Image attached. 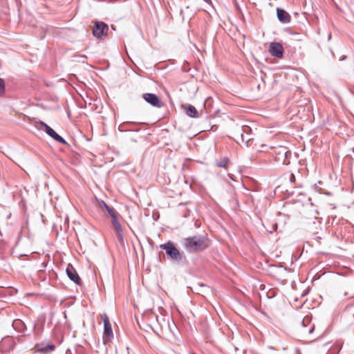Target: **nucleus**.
<instances>
[{"mask_svg": "<svg viewBox=\"0 0 354 354\" xmlns=\"http://www.w3.org/2000/svg\"><path fill=\"white\" fill-rule=\"evenodd\" d=\"M113 227H114V228H117V227H121V225H120V223H119V221H118V222H116V223H113Z\"/></svg>", "mask_w": 354, "mask_h": 354, "instance_id": "6ab92c4d", "label": "nucleus"}, {"mask_svg": "<svg viewBox=\"0 0 354 354\" xmlns=\"http://www.w3.org/2000/svg\"><path fill=\"white\" fill-rule=\"evenodd\" d=\"M292 153L285 147H279L275 150V161L282 165H288Z\"/></svg>", "mask_w": 354, "mask_h": 354, "instance_id": "7ed1b4c3", "label": "nucleus"}, {"mask_svg": "<svg viewBox=\"0 0 354 354\" xmlns=\"http://www.w3.org/2000/svg\"><path fill=\"white\" fill-rule=\"evenodd\" d=\"M113 227H114V228H117V227H121V225H120V223H119V221H118V222H116V223H113Z\"/></svg>", "mask_w": 354, "mask_h": 354, "instance_id": "aec40b11", "label": "nucleus"}, {"mask_svg": "<svg viewBox=\"0 0 354 354\" xmlns=\"http://www.w3.org/2000/svg\"><path fill=\"white\" fill-rule=\"evenodd\" d=\"M294 178H295V176H294V175H293V174H292V175H291V180H294Z\"/></svg>", "mask_w": 354, "mask_h": 354, "instance_id": "5701e85b", "label": "nucleus"}, {"mask_svg": "<svg viewBox=\"0 0 354 354\" xmlns=\"http://www.w3.org/2000/svg\"><path fill=\"white\" fill-rule=\"evenodd\" d=\"M35 347L38 352L43 353H48L55 348L54 344L37 345Z\"/></svg>", "mask_w": 354, "mask_h": 354, "instance_id": "9b49d317", "label": "nucleus"}, {"mask_svg": "<svg viewBox=\"0 0 354 354\" xmlns=\"http://www.w3.org/2000/svg\"><path fill=\"white\" fill-rule=\"evenodd\" d=\"M160 248L165 251L168 258L174 263H180L186 260L184 254L180 252L171 241L161 244Z\"/></svg>", "mask_w": 354, "mask_h": 354, "instance_id": "f03ea898", "label": "nucleus"}, {"mask_svg": "<svg viewBox=\"0 0 354 354\" xmlns=\"http://www.w3.org/2000/svg\"><path fill=\"white\" fill-rule=\"evenodd\" d=\"M156 320L158 321V316L155 315Z\"/></svg>", "mask_w": 354, "mask_h": 354, "instance_id": "a878e982", "label": "nucleus"}, {"mask_svg": "<svg viewBox=\"0 0 354 354\" xmlns=\"http://www.w3.org/2000/svg\"><path fill=\"white\" fill-rule=\"evenodd\" d=\"M313 330H314V326L311 327V328L308 330V333L309 334H310V333H313Z\"/></svg>", "mask_w": 354, "mask_h": 354, "instance_id": "4be33fe9", "label": "nucleus"}, {"mask_svg": "<svg viewBox=\"0 0 354 354\" xmlns=\"http://www.w3.org/2000/svg\"><path fill=\"white\" fill-rule=\"evenodd\" d=\"M143 99L151 105L156 107L161 106L158 97L153 93H145Z\"/></svg>", "mask_w": 354, "mask_h": 354, "instance_id": "6e6552de", "label": "nucleus"}, {"mask_svg": "<svg viewBox=\"0 0 354 354\" xmlns=\"http://www.w3.org/2000/svg\"><path fill=\"white\" fill-rule=\"evenodd\" d=\"M206 2H210L211 1L210 0H204Z\"/></svg>", "mask_w": 354, "mask_h": 354, "instance_id": "393cba45", "label": "nucleus"}, {"mask_svg": "<svg viewBox=\"0 0 354 354\" xmlns=\"http://www.w3.org/2000/svg\"><path fill=\"white\" fill-rule=\"evenodd\" d=\"M111 218H112V221H111L112 224H113L116 222H118V218H117V214L111 217Z\"/></svg>", "mask_w": 354, "mask_h": 354, "instance_id": "a211bd4d", "label": "nucleus"}, {"mask_svg": "<svg viewBox=\"0 0 354 354\" xmlns=\"http://www.w3.org/2000/svg\"><path fill=\"white\" fill-rule=\"evenodd\" d=\"M241 137H242L243 140H244V138H243V133H241Z\"/></svg>", "mask_w": 354, "mask_h": 354, "instance_id": "b1692460", "label": "nucleus"}, {"mask_svg": "<svg viewBox=\"0 0 354 354\" xmlns=\"http://www.w3.org/2000/svg\"><path fill=\"white\" fill-rule=\"evenodd\" d=\"M114 230L118 240L122 241L123 240V232L122 227L114 228Z\"/></svg>", "mask_w": 354, "mask_h": 354, "instance_id": "4468645a", "label": "nucleus"}, {"mask_svg": "<svg viewBox=\"0 0 354 354\" xmlns=\"http://www.w3.org/2000/svg\"><path fill=\"white\" fill-rule=\"evenodd\" d=\"M229 162H230L229 158L224 157V158H222L221 160H217L216 162V166H218L219 167L227 168Z\"/></svg>", "mask_w": 354, "mask_h": 354, "instance_id": "ddd939ff", "label": "nucleus"}, {"mask_svg": "<svg viewBox=\"0 0 354 354\" xmlns=\"http://www.w3.org/2000/svg\"><path fill=\"white\" fill-rule=\"evenodd\" d=\"M66 272L67 274V276L71 281L75 282L76 284L80 283V279L76 270L74 269V268L72 266L69 265L67 267V268L66 270Z\"/></svg>", "mask_w": 354, "mask_h": 354, "instance_id": "1a4fd4ad", "label": "nucleus"}, {"mask_svg": "<svg viewBox=\"0 0 354 354\" xmlns=\"http://www.w3.org/2000/svg\"><path fill=\"white\" fill-rule=\"evenodd\" d=\"M106 211H107V212L109 213V214L110 215L111 217H112L113 216H114V215H115L117 214L115 210L113 208H111V207H109Z\"/></svg>", "mask_w": 354, "mask_h": 354, "instance_id": "f3484780", "label": "nucleus"}, {"mask_svg": "<svg viewBox=\"0 0 354 354\" xmlns=\"http://www.w3.org/2000/svg\"><path fill=\"white\" fill-rule=\"evenodd\" d=\"M183 246L189 252H197L206 249L208 241L204 236H194L185 239Z\"/></svg>", "mask_w": 354, "mask_h": 354, "instance_id": "f257e3e1", "label": "nucleus"}, {"mask_svg": "<svg viewBox=\"0 0 354 354\" xmlns=\"http://www.w3.org/2000/svg\"><path fill=\"white\" fill-rule=\"evenodd\" d=\"M277 15L278 19L283 24H287L290 21V15L283 9L277 8Z\"/></svg>", "mask_w": 354, "mask_h": 354, "instance_id": "9d476101", "label": "nucleus"}, {"mask_svg": "<svg viewBox=\"0 0 354 354\" xmlns=\"http://www.w3.org/2000/svg\"><path fill=\"white\" fill-rule=\"evenodd\" d=\"M186 113L192 118H198V113L196 109L192 105H187L186 107Z\"/></svg>", "mask_w": 354, "mask_h": 354, "instance_id": "f8f14e48", "label": "nucleus"}, {"mask_svg": "<svg viewBox=\"0 0 354 354\" xmlns=\"http://www.w3.org/2000/svg\"><path fill=\"white\" fill-rule=\"evenodd\" d=\"M109 26L102 21H97L95 23L93 28V35L97 39H102L107 35Z\"/></svg>", "mask_w": 354, "mask_h": 354, "instance_id": "39448f33", "label": "nucleus"}, {"mask_svg": "<svg viewBox=\"0 0 354 354\" xmlns=\"http://www.w3.org/2000/svg\"><path fill=\"white\" fill-rule=\"evenodd\" d=\"M248 130H250V128H249L248 127H242V131H243V132H245V133H246Z\"/></svg>", "mask_w": 354, "mask_h": 354, "instance_id": "412c9836", "label": "nucleus"}, {"mask_svg": "<svg viewBox=\"0 0 354 354\" xmlns=\"http://www.w3.org/2000/svg\"><path fill=\"white\" fill-rule=\"evenodd\" d=\"M269 53L274 57L281 58L283 55V48L281 44L272 42L270 44Z\"/></svg>", "mask_w": 354, "mask_h": 354, "instance_id": "0eeeda50", "label": "nucleus"}, {"mask_svg": "<svg viewBox=\"0 0 354 354\" xmlns=\"http://www.w3.org/2000/svg\"><path fill=\"white\" fill-rule=\"evenodd\" d=\"M38 124L42 127H44L45 129V131L46 133L49 136H50L51 138H53L55 140L60 142V143H62V144H65L66 143L65 140L61 137L60 136H59L52 128H50L48 124H46V123H44V122L42 121H39L38 122Z\"/></svg>", "mask_w": 354, "mask_h": 354, "instance_id": "423d86ee", "label": "nucleus"}, {"mask_svg": "<svg viewBox=\"0 0 354 354\" xmlns=\"http://www.w3.org/2000/svg\"><path fill=\"white\" fill-rule=\"evenodd\" d=\"M101 317L104 323L103 342L104 344H106L113 337V333L111 323L106 314H102Z\"/></svg>", "mask_w": 354, "mask_h": 354, "instance_id": "20e7f679", "label": "nucleus"}, {"mask_svg": "<svg viewBox=\"0 0 354 354\" xmlns=\"http://www.w3.org/2000/svg\"><path fill=\"white\" fill-rule=\"evenodd\" d=\"M5 82L3 79L0 78V95L4 93Z\"/></svg>", "mask_w": 354, "mask_h": 354, "instance_id": "dca6fc26", "label": "nucleus"}, {"mask_svg": "<svg viewBox=\"0 0 354 354\" xmlns=\"http://www.w3.org/2000/svg\"><path fill=\"white\" fill-rule=\"evenodd\" d=\"M98 206L101 209L107 210L110 207L103 201H100L98 202Z\"/></svg>", "mask_w": 354, "mask_h": 354, "instance_id": "2eb2a0df", "label": "nucleus"}]
</instances>
